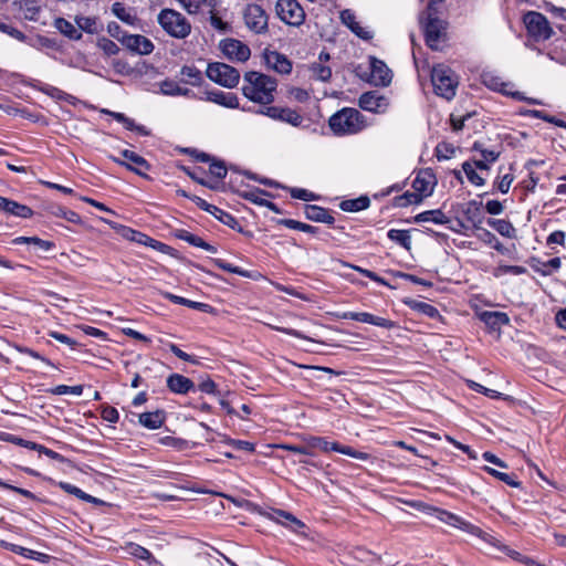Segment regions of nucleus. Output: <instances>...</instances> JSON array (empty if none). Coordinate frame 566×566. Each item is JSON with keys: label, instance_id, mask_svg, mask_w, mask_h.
Segmentation results:
<instances>
[{"label": "nucleus", "instance_id": "obj_56", "mask_svg": "<svg viewBox=\"0 0 566 566\" xmlns=\"http://www.w3.org/2000/svg\"><path fill=\"white\" fill-rule=\"evenodd\" d=\"M454 151V147L448 143H439L434 149L436 157L438 160L450 159L453 156Z\"/></svg>", "mask_w": 566, "mask_h": 566}, {"label": "nucleus", "instance_id": "obj_57", "mask_svg": "<svg viewBox=\"0 0 566 566\" xmlns=\"http://www.w3.org/2000/svg\"><path fill=\"white\" fill-rule=\"evenodd\" d=\"M83 389H84L83 385H76V386L59 385V386L52 388L50 391L53 395L71 394V395L80 396L83 394Z\"/></svg>", "mask_w": 566, "mask_h": 566}, {"label": "nucleus", "instance_id": "obj_8", "mask_svg": "<svg viewBox=\"0 0 566 566\" xmlns=\"http://www.w3.org/2000/svg\"><path fill=\"white\" fill-rule=\"evenodd\" d=\"M275 11L280 20L291 27H301L305 21V11L297 0H277Z\"/></svg>", "mask_w": 566, "mask_h": 566}, {"label": "nucleus", "instance_id": "obj_55", "mask_svg": "<svg viewBox=\"0 0 566 566\" xmlns=\"http://www.w3.org/2000/svg\"><path fill=\"white\" fill-rule=\"evenodd\" d=\"M96 44L108 56L116 55L119 52L118 45L105 36L98 38Z\"/></svg>", "mask_w": 566, "mask_h": 566}, {"label": "nucleus", "instance_id": "obj_21", "mask_svg": "<svg viewBox=\"0 0 566 566\" xmlns=\"http://www.w3.org/2000/svg\"><path fill=\"white\" fill-rule=\"evenodd\" d=\"M482 82L483 84L495 91V92H500L504 95H507V96H512L514 97L515 99H522V96L518 92H513L512 91V84L511 83H506L504 82L500 76L497 75H494L490 72L488 73H483L482 74Z\"/></svg>", "mask_w": 566, "mask_h": 566}, {"label": "nucleus", "instance_id": "obj_26", "mask_svg": "<svg viewBox=\"0 0 566 566\" xmlns=\"http://www.w3.org/2000/svg\"><path fill=\"white\" fill-rule=\"evenodd\" d=\"M304 214L306 219L314 222H322L332 226L335 222V218L331 211L326 208L316 205H306L304 207Z\"/></svg>", "mask_w": 566, "mask_h": 566}, {"label": "nucleus", "instance_id": "obj_32", "mask_svg": "<svg viewBox=\"0 0 566 566\" xmlns=\"http://www.w3.org/2000/svg\"><path fill=\"white\" fill-rule=\"evenodd\" d=\"M165 422V413L161 410L144 412L139 415V423L150 430L160 428Z\"/></svg>", "mask_w": 566, "mask_h": 566}, {"label": "nucleus", "instance_id": "obj_48", "mask_svg": "<svg viewBox=\"0 0 566 566\" xmlns=\"http://www.w3.org/2000/svg\"><path fill=\"white\" fill-rule=\"evenodd\" d=\"M211 262L218 266L219 269L223 270V271H227L229 273H234V274H238L240 276H243V277H251V274L249 271L247 270H243L239 266H235L231 263H228L226 262L224 260L222 259H212Z\"/></svg>", "mask_w": 566, "mask_h": 566}, {"label": "nucleus", "instance_id": "obj_35", "mask_svg": "<svg viewBox=\"0 0 566 566\" xmlns=\"http://www.w3.org/2000/svg\"><path fill=\"white\" fill-rule=\"evenodd\" d=\"M413 219L417 223L433 222L436 224H446L449 222V218L440 209L420 212Z\"/></svg>", "mask_w": 566, "mask_h": 566}, {"label": "nucleus", "instance_id": "obj_27", "mask_svg": "<svg viewBox=\"0 0 566 566\" xmlns=\"http://www.w3.org/2000/svg\"><path fill=\"white\" fill-rule=\"evenodd\" d=\"M554 34L548 20L542 13L533 11V39L541 38L543 40L549 39Z\"/></svg>", "mask_w": 566, "mask_h": 566}, {"label": "nucleus", "instance_id": "obj_46", "mask_svg": "<svg viewBox=\"0 0 566 566\" xmlns=\"http://www.w3.org/2000/svg\"><path fill=\"white\" fill-rule=\"evenodd\" d=\"M488 223L490 227H492L494 230H496L500 234L511 238L514 234L515 229L513 226L503 219H489Z\"/></svg>", "mask_w": 566, "mask_h": 566}, {"label": "nucleus", "instance_id": "obj_31", "mask_svg": "<svg viewBox=\"0 0 566 566\" xmlns=\"http://www.w3.org/2000/svg\"><path fill=\"white\" fill-rule=\"evenodd\" d=\"M124 549L130 556H133L137 559H140V560H145L148 565H157L158 564V562L154 557V555L147 548H145L144 546H142L139 544H136L133 542L126 543V545L124 546Z\"/></svg>", "mask_w": 566, "mask_h": 566}, {"label": "nucleus", "instance_id": "obj_5", "mask_svg": "<svg viewBox=\"0 0 566 566\" xmlns=\"http://www.w3.org/2000/svg\"><path fill=\"white\" fill-rule=\"evenodd\" d=\"M158 23L172 38L185 39L191 32V24L180 12L164 9L158 14Z\"/></svg>", "mask_w": 566, "mask_h": 566}, {"label": "nucleus", "instance_id": "obj_1", "mask_svg": "<svg viewBox=\"0 0 566 566\" xmlns=\"http://www.w3.org/2000/svg\"><path fill=\"white\" fill-rule=\"evenodd\" d=\"M303 440H304V444L283 443V444H280L279 448L290 451V452H293V453L311 455V457H313L315 454L314 450L318 449L323 452L336 451V452H339L342 454L352 457V458L360 460V461H368L371 459V455L367 452L357 451L349 446H343V444H339L338 442L328 441L323 437L310 436V437L304 438Z\"/></svg>", "mask_w": 566, "mask_h": 566}, {"label": "nucleus", "instance_id": "obj_61", "mask_svg": "<svg viewBox=\"0 0 566 566\" xmlns=\"http://www.w3.org/2000/svg\"><path fill=\"white\" fill-rule=\"evenodd\" d=\"M533 117L541 118L547 123H552L558 127L566 128V122L556 118L555 116L548 115L544 111L533 109Z\"/></svg>", "mask_w": 566, "mask_h": 566}, {"label": "nucleus", "instance_id": "obj_6", "mask_svg": "<svg viewBox=\"0 0 566 566\" xmlns=\"http://www.w3.org/2000/svg\"><path fill=\"white\" fill-rule=\"evenodd\" d=\"M446 22L436 17L431 11V7H429L426 21L423 22L426 44L434 51L440 50L442 42L446 40Z\"/></svg>", "mask_w": 566, "mask_h": 566}, {"label": "nucleus", "instance_id": "obj_15", "mask_svg": "<svg viewBox=\"0 0 566 566\" xmlns=\"http://www.w3.org/2000/svg\"><path fill=\"white\" fill-rule=\"evenodd\" d=\"M191 201H193L200 209L212 214L216 219H218L220 222L228 226L229 228L235 229L239 226V221L237 220V218L233 214H231L211 203H208L205 199H202L198 196H193L191 198Z\"/></svg>", "mask_w": 566, "mask_h": 566}, {"label": "nucleus", "instance_id": "obj_22", "mask_svg": "<svg viewBox=\"0 0 566 566\" xmlns=\"http://www.w3.org/2000/svg\"><path fill=\"white\" fill-rule=\"evenodd\" d=\"M436 184L437 180L433 172L430 169H424L417 174L412 181V189L424 198L432 193Z\"/></svg>", "mask_w": 566, "mask_h": 566}, {"label": "nucleus", "instance_id": "obj_54", "mask_svg": "<svg viewBox=\"0 0 566 566\" xmlns=\"http://www.w3.org/2000/svg\"><path fill=\"white\" fill-rule=\"evenodd\" d=\"M462 169L469 179V181L475 186H483L484 185V178L481 177L476 171L473 165L469 161L463 163Z\"/></svg>", "mask_w": 566, "mask_h": 566}, {"label": "nucleus", "instance_id": "obj_23", "mask_svg": "<svg viewBox=\"0 0 566 566\" xmlns=\"http://www.w3.org/2000/svg\"><path fill=\"white\" fill-rule=\"evenodd\" d=\"M206 101L216 103L227 108H238L239 98L234 93L220 90L206 91Z\"/></svg>", "mask_w": 566, "mask_h": 566}, {"label": "nucleus", "instance_id": "obj_29", "mask_svg": "<svg viewBox=\"0 0 566 566\" xmlns=\"http://www.w3.org/2000/svg\"><path fill=\"white\" fill-rule=\"evenodd\" d=\"M479 317L491 331H497L509 323V316L503 312L484 311Z\"/></svg>", "mask_w": 566, "mask_h": 566}, {"label": "nucleus", "instance_id": "obj_58", "mask_svg": "<svg viewBox=\"0 0 566 566\" xmlns=\"http://www.w3.org/2000/svg\"><path fill=\"white\" fill-rule=\"evenodd\" d=\"M270 193L266 192L265 190H262V189H259V188H254L250 191H245L243 192L241 196L249 200L250 202H253L258 206H261V202H265L266 199L262 198V196H269Z\"/></svg>", "mask_w": 566, "mask_h": 566}, {"label": "nucleus", "instance_id": "obj_13", "mask_svg": "<svg viewBox=\"0 0 566 566\" xmlns=\"http://www.w3.org/2000/svg\"><path fill=\"white\" fill-rule=\"evenodd\" d=\"M369 69V82L375 86H388L391 83L392 72L384 61L370 56Z\"/></svg>", "mask_w": 566, "mask_h": 566}, {"label": "nucleus", "instance_id": "obj_42", "mask_svg": "<svg viewBox=\"0 0 566 566\" xmlns=\"http://www.w3.org/2000/svg\"><path fill=\"white\" fill-rule=\"evenodd\" d=\"M387 237L406 250L411 249V237L409 230L390 229Z\"/></svg>", "mask_w": 566, "mask_h": 566}, {"label": "nucleus", "instance_id": "obj_12", "mask_svg": "<svg viewBox=\"0 0 566 566\" xmlns=\"http://www.w3.org/2000/svg\"><path fill=\"white\" fill-rule=\"evenodd\" d=\"M358 105L364 111L382 114L389 107V98L376 91L366 92L360 95Z\"/></svg>", "mask_w": 566, "mask_h": 566}, {"label": "nucleus", "instance_id": "obj_11", "mask_svg": "<svg viewBox=\"0 0 566 566\" xmlns=\"http://www.w3.org/2000/svg\"><path fill=\"white\" fill-rule=\"evenodd\" d=\"M256 113L295 127L300 126L303 122V117L295 109L289 107L265 106L260 108Z\"/></svg>", "mask_w": 566, "mask_h": 566}, {"label": "nucleus", "instance_id": "obj_49", "mask_svg": "<svg viewBox=\"0 0 566 566\" xmlns=\"http://www.w3.org/2000/svg\"><path fill=\"white\" fill-rule=\"evenodd\" d=\"M411 308L418 311L419 313L430 317L436 318L439 316V311L433 305L426 302L413 301L408 303Z\"/></svg>", "mask_w": 566, "mask_h": 566}, {"label": "nucleus", "instance_id": "obj_3", "mask_svg": "<svg viewBox=\"0 0 566 566\" xmlns=\"http://www.w3.org/2000/svg\"><path fill=\"white\" fill-rule=\"evenodd\" d=\"M329 128L335 135H352L364 128L363 115L352 107H344L329 117Z\"/></svg>", "mask_w": 566, "mask_h": 566}, {"label": "nucleus", "instance_id": "obj_36", "mask_svg": "<svg viewBox=\"0 0 566 566\" xmlns=\"http://www.w3.org/2000/svg\"><path fill=\"white\" fill-rule=\"evenodd\" d=\"M370 206V199L367 196H360L355 199H346L339 203V208L346 212H358Z\"/></svg>", "mask_w": 566, "mask_h": 566}, {"label": "nucleus", "instance_id": "obj_9", "mask_svg": "<svg viewBox=\"0 0 566 566\" xmlns=\"http://www.w3.org/2000/svg\"><path fill=\"white\" fill-rule=\"evenodd\" d=\"M243 19L250 31L256 34L268 31V14L261 6L249 3L243 11Z\"/></svg>", "mask_w": 566, "mask_h": 566}, {"label": "nucleus", "instance_id": "obj_14", "mask_svg": "<svg viewBox=\"0 0 566 566\" xmlns=\"http://www.w3.org/2000/svg\"><path fill=\"white\" fill-rule=\"evenodd\" d=\"M122 156L129 163L124 161L115 156H109V159L120 166L126 167L128 170L134 171L139 176L146 177V174L143 172V170H149L150 165L144 157L128 149H124L122 151Z\"/></svg>", "mask_w": 566, "mask_h": 566}, {"label": "nucleus", "instance_id": "obj_63", "mask_svg": "<svg viewBox=\"0 0 566 566\" xmlns=\"http://www.w3.org/2000/svg\"><path fill=\"white\" fill-rule=\"evenodd\" d=\"M227 444L231 446L235 450H242L250 453L255 451V444L245 440L229 439Z\"/></svg>", "mask_w": 566, "mask_h": 566}, {"label": "nucleus", "instance_id": "obj_7", "mask_svg": "<svg viewBox=\"0 0 566 566\" xmlns=\"http://www.w3.org/2000/svg\"><path fill=\"white\" fill-rule=\"evenodd\" d=\"M206 74L214 83L228 88L235 87L240 80L235 67L221 62L209 63Z\"/></svg>", "mask_w": 566, "mask_h": 566}, {"label": "nucleus", "instance_id": "obj_51", "mask_svg": "<svg viewBox=\"0 0 566 566\" xmlns=\"http://www.w3.org/2000/svg\"><path fill=\"white\" fill-rule=\"evenodd\" d=\"M422 196L413 190L412 192L406 191L402 196L398 197L397 206L399 207H407L410 205H419L422 201Z\"/></svg>", "mask_w": 566, "mask_h": 566}, {"label": "nucleus", "instance_id": "obj_20", "mask_svg": "<svg viewBox=\"0 0 566 566\" xmlns=\"http://www.w3.org/2000/svg\"><path fill=\"white\" fill-rule=\"evenodd\" d=\"M438 518L448 524V525H451V526H454L457 528H460V530H463L468 533H471L473 535H476V536H480V537H483V534L484 532L471 524V523H468L465 522L463 518H461L460 516L455 515V514H452L450 512H447V511H442V510H438Z\"/></svg>", "mask_w": 566, "mask_h": 566}, {"label": "nucleus", "instance_id": "obj_34", "mask_svg": "<svg viewBox=\"0 0 566 566\" xmlns=\"http://www.w3.org/2000/svg\"><path fill=\"white\" fill-rule=\"evenodd\" d=\"M53 24L59 30V32H61L70 40L78 41L82 39V32L66 19L56 18Z\"/></svg>", "mask_w": 566, "mask_h": 566}, {"label": "nucleus", "instance_id": "obj_52", "mask_svg": "<svg viewBox=\"0 0 566 566\" xmlns=\"http://www.w3.org/2000/svg\"><path fill=\"white\" fill-rule=\"evenodd\" d=\"M313 77L322 82H327L332 76V70L329 66L319 63H313L311 66Z\"/></svg>", "mask_w": 566, "mask_h": 566}, {"label": "nucleus", "instance_id": "obj_2", "mask_svg": "<svg viewBox=\"0 0 566 566\" xmlns=\"http://www.w3.org/2000/svg\"><path fill=\"white\" fill-rule=\"evenodd\" d=\"M276 86L275 78L260 72L250 71L244 74L242 93L254 103L269 105L274 102Z\"/></svg>", "mask_w": 566, "mask_h": 566}, {"label": "nucleus", "instance_id": "obj_59", "mask_svg": "<svg viewBox=\"0 0 566 566\" xmlns=\"http://www.w3.org/2000/svg\"><path fill=\"white\" fill-rule=\"evenodd\" d=\"M123 235L130 241L144 244V245H145L146 241L149 240V237L146 235L145 233L133 230L130 228H124Z\"/></svg>", "mask_w": 566, "mask_h": 566}, {"label": "nucleus", "instance_id": "obj_37", "mask_svg": "<svg viewBox=\"0 0 566 566\" xmlns=\"http://www.w3.org/2000/svg\"><path fill=\"white\" fill-rule=\"evenodd\" d=\"M181 82L192 86H199L202 82L201 72L193 65H184L180 70Z\"/></svg>", "mask_w": 566, "mask_h": 566}, {"label": "nucleus", "instance_id": "obj_60", "mask_svg": "<svg viewBox=\"0 0 566 566\" xmlns=\"http://www.w3.org/2000/svg\"><path fill=\"white\" fill-rule=\"evenodd\" d=\"M209 171L213 177L220 180L227 176V167L221 160L213 159L210 163Z\"/></svg>", "mask_w": 566, "mask_h": 566}, {"label": "nucleus", "instance_id": "obj_47", "mask_svg": "<svg viewBox=\"0 0 566 566\" xmlns=\"http://www.w3.org/2000/svg\"><path fill=\"white\" fill-rule=\"evenodd\" d=\"M182 7L187 10L190 14L198 13L202 7L208 6L213 8L214 3L213 0H179Z\"/></svg>", "mask_w": 566, "mask_h": 566}, {"label": "nucleus", "instance_id": "obj_38", "mask_svg": "<svg viewBox=\"0 0 566 566\" xmlns=\"http://www.w3.org/2000/svg\"><path fill=\"white\" fill-rule=\"evenodd\" d=\"M159 86H160V92L164 95H169V96H188L189 93H190L189 88L181 87L178 84V82H176L174 80H169V78L160 82Z\"/></svg>", "mask_w": 566, "mask_h": 566}, {"label": "nucleus", "instance_id": "obj_62", "mask_svg": "<svg viewBox=\"0 0 566 566\" xmlns=\"http://www.w3.org/2000/svg\"><path fill=\"white\" fill-rule=\"evenodd\" d=\"M20 555L25 557V558L33 559V560H36V562H40V563H48L50 560V558H51V556L48 555V554H44V553H41V552H36V551H33V549H29V548H25V547H23V551H22V553Z\"/></svg>", "mask_w": 566, "mask_h": 566}, {"label": "nucleus", "instance_id": "obj_4", "mask_svg": "<svg viewBox=\"0 0 566 566\" xmlns=\"http://www.w3.org/2000/svg\"><path fill=\"white\" fill-rule=\"evenodd\" d=\"M431 82L437 95L448 101L454 97L458 87V80L450 67L443 64L434 66L431 71Z\"/></svg>", "mask_w": 566, "mask_h": 566}, {"label": "nucleus", "instance_id": "obj_64", "mask_svg": "<svg viewBox=\"0 0 566 566\" xmlns=\"http://www.w3.org/2000/svg\"><path fill=\"white\" fill-rule=\"evenodd\" d=\"M290 193L292 198L304 201H312L316 199V196L313 192L303 188H291Z\"/></svg>", "mask_w": 566, "mask_h": 566}, {"label": "nucleus", "instance_id": "obj_41", "mask_svg": "<svg viewBox=\"0 0 566 566\" xmlns=\"http://www.w3.org/2000/svg\"><path fill=\"white\" fill-rule=\"evenodd\" d=\"M75 22L80 30L88 34H96L102 29L96 17L76 15Z\"/></svg>", "mask_w": 566, "mask_h": 566}, {"label": "nucleus", "instance_id": "obj_28", "mask_svg": "<svg viewBox=\"0 0 566 566\" xmlns=\"http://www.w3.org/2000/svg\"><path fill=\"white\" fill-rule=\"evenodd\" d=\"M174 235L182 241L188 242L192 247L201 248L210 253H217V248L206 242L202 238L190 233L185 229H176Z\"/></svg>", "mask_w": 566, "mask_h": 566}, {"label": "nucleus", "instance_id": "obj_43", "mask_svg": "<svg viewBox=\"0 0 566 566\" xmlns=\"http://www.w3.org/2000/svg\"><path fill=\"white\" fill-rule=\"evenodd\" d=\"M4 212L23 219H29L33 216V211L30 207L10 199H8V205L6 206Z\"/></svg>", "mask_w": 566, "mask_h": 566}, {"label": "nucleus", "instance_id": "obj_18", "mask_svg": "<svg viewBox=\"0 0 566 566\" xmlns=\"http://www.w3.org/2000/svg\"><path fill=\"white\" fill-rule=\"evenodd\" d=\"M343 319H352L356 322L371 324L378 327L391 329L395 327V322L385 317L376 316L367 312H345L340 316Z\"/></svg>", "mask_w": 566, "mask_h": 566}, {"label": "nucleus", "instance_id": "obj_19", "mask_svg": "<svg viewBox=\"0 0 566 566\" xmlns=\"http://www.w3.org/2000/svg\"><path fill=\"white\" fill-rule=\"evenodd\" d=\"M270 518L272 521L285 526L286 528H289L290 531H292L296 534L305 535L304 530L306 528V525L301 520H298L293 514H291L286 511L274 510L270 514Z\"/></svg>", "mask_w": 566, "mask_h": 566}, {"label": "nucleus", "instance_id": "obj_24", "mask_svg": "<svg viewBox=\"0 0 566 566\" xmlns=\"http://www.w3.org/2000/svg\"><path fill=\"white\" fill-rule=\"evenodd\" d=\"M340 21L343 24H345L354 34H356L358 38L363 40H370L373 38V32L368 31L359 25V23L356 21L355 13L349 10L345 9L340 12Z\"/></svg>", "mask_w": 566, "mask_h": 566}, {"label": "nucleus", "instance_id": "obj_53", "mask_svg": "<svg viewBox=\"0 0 566 566\" xmlns=\"http://www.w3.org/2000/svg\"><path fill=\"white\" fill-rule=\"evenodd\" d=\"M538 263L543 266H548V270H543L538 265H533V271L541 273L542 275H549L553 272L557 271L560 268V259L559 258H553L547 262L538 261Z\"/></svg>", "mask_w": 566, "mask_h": 566}, {"label": "nucleus", "instance_id": "obj_17", "mask_svg": "<svg viewBox=\"0 0 566 566\" xmlns=\"http://www.w3.org/2000/svg\"><path fill=\"white\" fill-rule=\"evenodd\" d=\"M263 60L269 69L280 74H289L292 71L291 61L277 51L265 49L263 52Z\"/></svg>", "mask_w": 566, "mask_h": 566}, {"label": "nucleus", "instance_id": "obj_25", "mask_svg": "<svg viewBox=\"0 0 566 566\" xmlns=\"http://www.w3.org/2000/svg\"><path fill=\"white\" fill-rule=\"evenodd\" d=\"M166 382L168 389L171 392L178 395H186L195 389L193 381L190 378L182 376L180 374H171L170 376H168Z\"/></svg>", "mask_w": 566, "mask_h": 566}, {"label": "nucleus", "instance_id": "obj_16", "mask_svg": "<svg viewBox=\"0 0 566 566\" xmlns=\"http://www.w3.org/2000/svg\"><path fill=\"white\" fill-rule=\"evenodd\" d=\"M122 44L133 53L148 55L154 51V43L140 34H128L122 39Z\"/></svg>", "mask_w": 566, "mask_h": 566}, {"label": "nucleus", "instance_id": "obj_10", "mask_svg": "<svg viewBox=\"0 0 566 566\" xmlns=\"http://www.w3.org/2000/svg\"><path fill=\"white\" fill-rule=\"evenodd\" d=\"M219 48L227 59L245 62L251 55L250 48L240 40L228 38L220 41Z\"/></svg>", "mask_w": 566, "mask_h": 566}, {"label": "nucleus", "instance_id": "obj_30", "mask_svg": "<svg viewBox=\"0 0 566 566\" xmlns=\"http://www.w3.org/2000/svg\"><path fill=\"white\" fill-rule=\"evenodd\" d=\"M161 295L169 300L170 302L179 305H184L193 310H198L203 313H211L213 311V307L207 303L196 302L188 298H185L182 296L175 295L169 292H163Z\"/></svg>", "mask_w": 566, "mask_h": 566}, {"label": "nucleus", "instance_id": "obj_44", "mask_svg": "<svg viewBox=\"0 0 566 566\" xmlns=\"http://www.w3.org/2000/svg\"><path fill=\"white\" fill-rule=\"evenodd\" d=\"M20 9L23 11L24 19L29 21H36L41 11L35 0L21 1Z\"/></svg>", "mask_w": 566, "mask_h": 566}, {"label": "nucleus", "instance_id": "obj_39", "mask_svg": "<svg viewBox=\"0 0 566 566\" xmlns=\"http://www.w3.org/2000/svg\"><path fill=\"white\" fill-rule=\"evenodd\" d=\"M112 12L117 19L128 25H135L138 20L137 17L132 13V10L127 9L122 2H114Z\"/></svg>", "mask_w": 566, "mask_h": 566}, {"label": "nucleus", "instance_id": "obj_40", "mask_svg": "<svg viewBox=\"0 0 566 566\" xmlns=\"http://www.w3.org/2000/svg\"><path fill=\"white\" fill-rule=\"evenodd\" d=\"M485 542L490 543L491 545L495 546L500 552H503L507 556H510L514 560H521L524 564H528L530 559L527 557L521 559V554L516 551H513L505 545H502L499 539H496L494 536L484 533L482 537Z\"/></svg>", "mask_w": 566, "mask_h": 566}, {"label": "nucleus", "instance_id": "obj_33", "mask_svg": "<svg viewBox=\"0 0 566 566\" xmlns=\"http://www.w3.org/2000/svg\"><path fill=\"white\" fill-rule=\"evenodd\" d=\"M481 206V202L471 200L465 205V207L462 210L467 221L472 223L474 228H478V226L482 222L483 219Z\"/></svg>", "mask_w": 566, "mask_h": 566}, {"label": "nucleus", "instance_id": "obj_45", "mask_svg": "<svg viewBox=\"0 0 566 566\" xmlns=\"http://www.w3.org/2000/svg\"><path fill=\"white\" fill-rule=\"evenodd\" d=\"M279 223L285 226L289 229L298 230L311 234H316L318 232L317 227H313L294 219H282L279 221Z\"/></svg>", "mask_w": 566, "mask_h": 566}, {"label": "nucleus", "instance_id": "obj_50", "mask_svg": "<svg viewBox=\"0 0 566 566\" xmlns=\"http://www.w3.org/2000/svg\"><path fill=\"white\" fill-rule=\"evenodd\" d=\"M51 213L55 217H60V218H63L65 220H67L69 222H72V223H80L81 222V217L72 211V210H69V209H65L63 207H60V206H56V207H52L51 208Z\"/></svg>", "mask_w": 566, "mask_h": 566}]
</instances>
